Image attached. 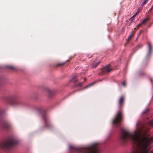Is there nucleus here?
<instances>
[{
  "label": "nucleus",
  "mask_w": 153,
  "mask_h": 153,
  "mask_svg": "<svg viewBox=\"0 0 153 153\" xmlns=\"http://www.w3.org/2000/svg\"><path fill=\"white\" fill-rule=\"evenodd\" d=\"M66 63V62H63V63H59L58 64V65L59 66H60V65H63L65 63Z\"/></svg>",
  "instance_id": "nucleus-15"
},
{
  "label": "nucleus",
  "mask_w": 153,
  "mask_h": 153,
  "mask_svg": "<svg viewBox=\"0 0 153 153\" xmlns=\"http://www.w3.org/2000/svg\"><path fill=\"white\" fill-rule=\"evenodd\" d=\"M77 78V76H74L71 79V81L72 82H75L77 81V80L76 79Z\"/></svg>",
  "instance_id": "nucleus-7"
},
{
  "label": "nucleus",
  "mask_w": 153,
  "mask_h": 153,
  "mask_svg": "<svg viewBox=\"0 0 153 153\" xmlns=\"http://www.w3.org/2000/svg\"><path fill=\"white\" fill-rule=\"evenodd\" d=\"M124 98V97H121L119 99L118 102V107L119 108H120L123 106Z\"/></svg>",
  "instance_id": "nucleus-5"
},
{
  "label": "nucleus",
  "mask_w": 153,
  "mask_h": 153,
  "mask_svg": "<svg viewBox=\"0 0 153 153\" xmlns=\"http://www.w3.org/2000/svg\"><path fill=\"white\" fill-rule=\"evenodd\" d=\"M148 111V109L146 110V111H145V112H144L143 113H145L146 112H147Z\"/></svg>",
  "instance_id": "nucleus-20"
},
{
  "label": "nucleus",
  "mask_w": 153,
  "mask_h": 153,
  "mask_svg": "<svg viewBox=\"0 0 153 153\" xmlns=\"http://www.w3.org/2000/svg\"><path fill=\"white\" fill-rule=\"evenodd\" d=\"M149 123L151 126H153V119L150 121Z\"/></svg>",
  "instance_id": "nucleus-14"
},
{
  "label": "nucleus",
  "mask_w": 153,
  "mask_h": 153,
  "mask_svg": "<svg viewBox=\"0 0 153 153\" xmlns=\"http://www.w3.org/2000/svg\"><path fill=\"white\" fill-rule=\"evenodd\" d=\"M9 68L12 69H13L14 68V67L13 66H10V67Z\"/></svg>",
  "instance_id": "nucleus-18"
},
{
  "label": "nucleus",
  "mask_w": 153,
  "mask_h": 153,
  "mask_svg": "<svg viewBox=\"0 0 153 153\" xmlns=\"http://www.w3.org/2000/svg\"><path fill=\"white\" fill-rule=\"evenodd\" d=\"M83 83L82 82H80V83L78 85V86H81L82 85Z\"/></svg>",
  "instance_id": "nucleus-16"
},
{
  "label": "nucleus",
  "mask_w": 153,
  "mask_h": 153,
  "mask_svg": "<svg viewBox=\"0 0 153 153\" xmlns=\"http://www.w3.org/2000/svg\"><path fill=\"white\" fill-rule=\"evenodd\" d=\"M139 12V11H138L137 13H136L133 16V17H134Z\"/></svg>",
  "instance_id": "nucleus-17"
},
{
  "label": "nucleus",
  "mask_w": 153,
  "mask_h": 153,
  "mask_svg": "<svg viewBox=\"0 0 153 153\" xmlns=\"http://www.w3.org/2000/svg\"><path fill=\"white\" fill-rule=\"evenodd\" d=\"M52 94V92L51 91H48V94L49 97L51 96V94Z\"/></svg>",
  "instance_id": "nucleus-13"
},
{
  "label": "nucleus",
  "mask_w": 153,
  "mask_h": 153,
  "mask_svg": "<svg viewBox=\"0 0 153 153\" xmlns=\"http://www.w3.org/2000/svg\"><path fill=\"white\" fill-rule=\"evenodd\" d=\"M141 33V31H140V34Z\"/></svg>",
  "instance_id": "nucleus-24"
},
{
  "label": "nucleus",
  "mask_w": 153,
  "mask_h": 153,
  "mask_svg": "<svg viewBox=\"0 0 153 153\" xmlns=\"http://www.w3.org/2000/svg\"><path fill=\"white\" fill-rule=\"evenodd\" d=\"M93 84H94V83H91L89 84L88 85H87L85 87V88H87L92 86L93 85Z\"/></svg>",
  "instance_id": "nucleus-12"
},
{
  "label": "nucleus",
  "mask_w": 153,
  "mask_h": 153,
  "mask_svg": "<svg viewBox=\"0 0 153 153\" xmlns=\"http://www.w3.org/2000/svg\"><path fill=\"white\" fill-rule=\"evenodd\" d=\"M134 34V32L131 35H130L128 36V40H130L131 39L132 36H133V35Z\"/></svg>",
  "instance_id": "nucleus-11"
},
{
  "label": "nucleus",
  "mask_w": 153,
  "mask_h": 153,
  "mask_svg": "<svg viewBox=\"0 0 153 153\" xmlns=\"http://www.w3.org/2000/svg\"><path fill=\"white\" fill-rule=\"evenodd\" d=\"M99 62L95 63V62L93 63L92 64V67L93 68H95L99 64Z\"/></svg>",
  "instance_id": "nucleus-8"
},
{
  "label": "nucleus",
  "mask_w": 153,
  "mask_h": 153,
  "mask_svg": "<svg viewBox=\"0 0 153 153\" xmlns=\"http://www.w3.org/2000/svg\"><path fill=\"white\" fill-rule=\"evenodd\" d=\"M151 153H153V151Z\"/></svg>",
  "instance_id": "nucleus-23"
},
{
  "label": "nucleus",
  "mask_w": 153,
  "mask_h": 153,
  "mask_svg": "<svg viewBox=\"0 0 153 153\" xmlns=\"http://www.w3.org/2000/svg\"><path fill=\"white\" fill-rule=\"evenodd\" d=\"M98 143H93L88 147L83 148V151L86 153H98Z\"/></svg>",
  "instance_id": "nucleus-2"
},
{
  "label": "nucleus",
  "mask_w": 153,
  "mask_h": 153,
  "mask_svg": "<svg viewBox=\"0 0 153 153\" xmlns=\"http://www.w3.org/2000/svg\"><path fill=\"white\" fill-rule=\"evenodd\" d=\"M15 144V142L14 140H10L4 142L3 146L4 147H7L11 146Z\"/></svg>",
  "instance_id": "nucleus-4"
},
{
  "label": "nucleus",
  "mask_w": 153,
  "mask_h": 153,
  "mask_svg": "<svg viewBox=\"0 0 153 153\" xmlns=\"http://www.w3.org/2000/svg\"><path fill=\"white\" fill-rule=\"evenodd\" d=\"M145 129L142 127L131 134L129 132L123 131L121 139L123 141L131 139L134 143L139 147L133 150L130 153H149V145L153 142V137H149L146 134Z\"/></svg>",
  "instance_id": "nucleus-1"
},
{
  "label": "nucleus",
  "mask_w": 153,
  "mask_h": 153,
  "mask_svg": "<svg viewBox=\"0 0 153 153\" xmlns=\"http://www.w3.org/2000/svg\"><path fill=\"white\" fill-rule=\"evenodd\" d=\"M148 20V19L147 18L144 19L142 22L141 24H143L146 23L147 21Z\"/></svg>",
  "instance_id": "nucleus-10"
},
{
  "label": "nucleus",
  "mask_w": 153,
  "mask_h": 153,
  "mask_svg": "<svg viewBox=\"0 0 153 153\" xmlns=\"http://www.w3.org/2000/svg\"><path fill=\"white\" fill-rule=\"evenodd\" d=\"M67 61H69V60H68V61L67 60Z\"/></svg>",
  "instance_id": "nucleus-25"
},
{
  "label": "nucleus",
  "mask_w": 153,
  "mask_h": 153,
  "mask_svg": "<svg viewBox=\"0 0 153 153\" xmlns=\"http://www.w3.org/2000/svg\"><path fill=\"white\" fill-rule=\"evenodd\" d=\"M92 56L91 55H90L89 56V57H91Z\"/></svg>",
  "instance_id": "nucleus-22"
},
{
  "label": "nucleus",
  "mask_w": 153,
  "mask_h": 153,
  "mask_svg": "<svg viewBox=\"0 0 153 153\" xmlns=\"http://www.w3.org/2000/svg\"><path fill=\"white\" fill-rule=\"evenodd\" d=\"M122 84H123V86H125V85H126V84H125V82H123V83Z\"/></svg>",
  "instance_id": "nucleus-19"
},
{
  "label": "nucleus",
  "mask_w": 153,
  "mask_h": 153,
  "mask_svg": "<svg viewBox=\"0 0 153 153\" xmlns=\"http://www.w3.org/2000/svg\"><path fill=\"white\" fill-rule=\"evenodd\" d=\"M148 1V0H144L143 2L141 4V6L142 7L144 6V5Z\"/></svg>",
  "instance_id": "nucleus-9"
},
{
  "label": "nucleus",
  "mask_w": 153,
  "mask_h": 153,
  "mask_svg": "<svg viewBox=\"0 0 153 153\" xmlns=\"http://www.w3.org/2000/svg\"><path fill=\"white\" fill-rule=\"evenodd\" d=\"M153 8V5L152 6V7H151V8L150 10L152 9V8Z\"/></svg>",
  "instance_id": "nucleus-21"
},
{
  "label": "nucleus",
  "mask_w": 153,
  "mask_h": 153,
  "mask_svg": "<svg viewBox=\"0 0 153 153\" xmlns=\"http://www.w3.org/2000/svg\"><path fill=\"white\" fill-rule=\"evenodd\" d=\"M104 71L106 72H109L111 71L112 69L108 66H107L104 68Z\"/></svg>",
  "instance_id": "nucleus-6"
},
{
  "label": "nucleus",
  "mask_w": 153,
  "mask_h": 153,
  "mask_svg": "<svg viewBox=\"0 0 153 153\" xmlns=\"http://www.w3.org/2000/svg\"><path fill=\"white\" fill-rule=\"evenodd\" d=\"M123 117V113L121 110L118 111L116 115L113 122L114 123H120L121 120Z\"/></svg>",
  "instance_id": "nucleus-3"
}]
</instances>
